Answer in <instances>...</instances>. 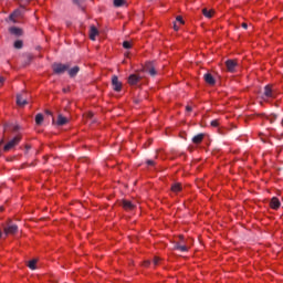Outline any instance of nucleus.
<instances>
[{
    "instance_id": "obj_1",
    "label": "nucleus",
    "mask_w": 283,
    "mask_h": 283,
    "mask_svg": "<svg viewBox=\"0 0 283 283\" xmlns=\"http://www.w3.org/2000/svg\"><path fill=\"white\" fill-rule=\"evenodd\" d=\"M18 143H21L20 135L13 137L11 140L7 143V145L4 146V151H10V149H13V147H17Z\"/></svg>"
},
{
    "instance_id": "obj_2",
    "label": "nucleus",
    "mask_w": 283,
    "mask_h": 283,
    "mask_svg": "<svg viewBox=\"0 0 283 283\" xmlns=\"http://www.w3.org/2000/svg\"><path fill=\"white\" fill-rule=\"evenodd\" d=\"M53 72L54 74H63L64 72H67V70H70V66L69 65H65V64H53Z\"/></svg>"
},
{
    "instance_id": "obj_3",
    "label": "nucleus",
    "mask_w": 283,
    "mask_h": 283,
    "mask_svg": "<svg viewBox=\"0 0 283 283\" xmlns=\"http://www.w3.org/2000/svg\"><path fill=\"white\" fill-rule=\"evenodd\" d=\"M17 231H19V227H17V224H8L7 227H4L6 235H14Z\"/></svg>"
},
{
    "instance_id": "obj_4",
    "label": "nucleus",
    "mask_w": 283,
    "mask_h": 283,
    "mask_svg": "<svg viewBox=\"0 0 283 283\" xmlns=\"http://www.w3.org/2000/svg\"><path fill=\"white\" fill-rule=\"evenodd\" d=\"M112 85L115 92H120V90H123V83L118 81V76L112 77Z\"/></svg>"
},
{
    "instance_id": "obj_5",
    "label": "nucleus",
    "mask_w": 283,
    "mask_h": 283,
    "mask_svg": "<svg viewBox=\"0 0 283 283\" xmlns=\"http://www.w3.org/2000/svg\"><path fill=\"white\" fill-rule=\"evenodd\" d=\"M226 67H227L228 72H235V67H238V61L228 60L226 62Z\"/></svg>"
},
{
    "instance_id": "obj_6",
    "label": "nucleus",
    "mask_w": 283,
    "mask_h": 283,
    "mask_svg": "<svg viewBox=\"0 0 283 283\" xmlns=\"http://www.w3.org/2000/svg\"><path fill=\"white\" fill-rule=\"evenodd\" d=\"M270 207L271 209L277 210L281 207V202L280 199H277V197H273L270 201Z\"/></svg>"
},
{
    "instance_id": "obj_7",
    "label": "nucleus",
    "mask_w": 283,
    "mask_h": 283,
    "mask_svg": "<svg viewBox=\"0 0 283 283\" xmlns=\"http://www.w3.org/2000/svg\"><path fill=\"white\" fill-rule=\"evenodd\" d=\"M96 36H98V29H96V27H91L90 29L91 41H96Z\"/></svg>"
},
{
    "instance_id": "obj_8",
    "label": "nucleus",
    "mask_w": 283,
    "mask_h": 283,
    "mask_svg": "<svg viewBox=\"0 0 283 283\" xmlns=\"http://www.w3.org/2000/svg\"><path fill=\"white\" fill-rule=\"evenodd\" d=\"M145 72H148L150 76H156V69L151 66V62L147 63L146 66L144 67Z\"/></svg>"
},
{
    "instance_id": "obj_9",
    "label": "nucleus",
    "mask_w": 283,
    "mask_h": 283,
    "mask_svg": "<svg viewBox=\"0 0 283 283\" xmlns=\"http://www.w3.org/2000/svg\"><path fill=\"white\" fill-rule=\"evenodd\" d=\"M206 83H208V85H216V78H213V75H211V73H207L203 76Z\"/></svg>"
},
{
    "instance_id": "obj_10",
    "label": "nucleus",
    "mask_w": 283,
    "mask_h": 283,
    "mask_svg": "<svg viewBox=\"0 0 283 283\" xmlns=\"http://www.w3.org/2000/svg\"><path fill=\"white\" fill-rule=\"evenodd\" d=\"M202 14L206 17V19H212L213 14H216V11L212 9H203Z\"/></svg>"
},
{
    "instance_id": "obj_11",
    "label": "nucleus",
    "mask_w": 283,
    "mask_h": 283,
    "mask_svg": "<svg viewBox=\"0 0 283 283\" xmlns=\"http://www.w3.org/2000/svg\"><path fill=\"white\" fill-rule=\"evenodd\" d=\"M264 96H266V98H273V90L271 88V85L264 87Z\"/></svg>"
},
{
    "instance_id": "obj_12",
    "label": "nucleus",
    "mask_w": 283,
    "mask_h": 283,
    "mask_svg": "<svg viewBox=\"0 0 283 283\" xmlns=\"http://www.w3.org/2000/svg\"><path fill=\"white\" fill-rule=\"evenodd\" d=\"M172 193H180L182 191V184H174L171 186Z\"/></svg>"
},
{
    "instance_id": "obj_13",
    "label": "nucleus",
    "mask_w": 283,
    "mask_h": 283,
    "mask_svg": "<svg viewBox=\"0 0 283 283\" xmlns=\"http://www.w3.org/2000/svg\"><path fill=\"white\" fill-rule=\"evenodd\" d=\"M17 105H19V107H23V105H28V101L23 98V95L17 96Z\"/></svg>"
},
{
    "instance_id": "obj_14",
    "label": "nucleus",
    "mask_w": 283,
    "mask_h": 283,
    "mask_svg": "<svg viewBox=\"0 0 283 283\" xmlns=\"http://www.w3.org/2000/svg\"><path fill=\"white\" fill-rule=\"evenodd\" d=\"M19 17H21V11L20 10H15L10 15V21H13V23H17V19H19Z\"/></svg>"
},
{
    "instance_id": "obj_15",
    "label": "nucleus",
    "mask_w": 283,
    "mask_h": 283,
    "mask_svg": "<svg viewBox=\"0 0 283 283\" xmlns=\"http://www.w3.org/2000/svg\"><path fill=\"white\" fill-rule=\"evenodd\" d=\"M139 81V77L138 75L136 74H132L129 77H128V83L129 85H136V83H138Z\"/></svg>"
},
{
    "instance_id": "obj_16",
    "label": "nucleus",
    "mask_w": 283,
    "mask_h": 283,
    "mask_svg": "<svg viewBox=\"0 0 283 283\" xmlns=\"http://www.w3.org/2000/svg\"><path fill=\"white\" fill-rule=\"evenodd\" d=\"M123 207H124V209H126V211H132V209H134V203H132V201L124 200Z\"/></svg>"
},
{
    "instance_id": "obj_17",
    "label": "nucleus",
    "mask_w": 283,
    "mask_h": 283,
    "mask_svg": "<svg viewBox=\"0 0 283 283\" xmlns=\"http://www.w3.org/2000/svg\"><path fill=\"white\" fill-rule=\"evenodd\" d=\"M11 34H14L15 36H21L23 34V31L19 28H11L10 29Z\"/></svg>"
},
{
    "instance_id": "obj_18",
    "label": "nucleus",
    "mask_w": 283,
    "mask_h": 283,
    "mask_svg": "<svg viewBox=\"0 0 283 283\" xmlns=\"http://www.w3.org/2000/svg\"><path fill=\"white\" fill-rule=\"evenodd\" d=\"M67 122H69L67 117H65L63 115H59L57 125H66Z\"/></svg>"
},
{
    "instance_id": "obj_19",
    "label": "nucleus",
    "mask_w": 283,
    "mask_h": 283,
    "mask_svg": "<svg viewBox=\"0 0 283 283\" xmlns=\"http://www.w3.org/2000/svg\"><path fill=\"white\" fill-rule=\"evenodd\" d=\"M203 138H205V135L199 134V135H197V136H195V137L192 138V143H195L196 145H200V142H201Z\"/></svg>"
},
{
    "instance_id": "obj_20",
    "label": "nucleus",
    "mask_w": 283,
    "mask_h": 283,
    "mask_svg": "<svg viewBox=\"0 0 283 283\" xmlns=\"http://www.w3.org/2000/svg\"><path fill=\"white\" fill-rule=\"evenodd\" d=\"M28 266L31 269V271H34L36 269V260L33 259L29 261Z\"/></svg>"
},
{
    "instance_id": "obj_21",
    "label": "nucleus",
    "mask_w": 283,
    "mask_h": 283,
    "mask_svg": "<svg viewBox=\"0 0 283 283\" xmlns=\"http://www.w3.org/2000/svg\"><path fill=\"white\" fill-rule=\"evenodd\" d=\"M70 76H76L78 74V66H74L73 69L69 70Z\"/></svg>"
},
{
    "instance_id": "obj_22",
    "label": "nucleus",
    "mask_w": 283,
    "mask_h": 283,
    "mask_svg": "<svg viewBox=\"0 0 283 283\" xmlns=\"http://www.w3.org/2000/svg\"><path fill=\"white\" fill-rule=\"evenodd\" d=\"M125 4V0H114V7L120 8V6Z\"/></svg>"
},
{
    "instance_id": "obj_23",
    "label": "nucleus",
    "mask_w": 283,
    "mask_h": 283,
    "mask_svg": "<svg viewBox=\"0 0 283 283\" xmlns=\"http://www.w3.org/2000/svg\"><path fill=\"white\" fill-rule=\"evenodd\" d=\"M35 123H36V125H41V123H43V115L42 114H38L35 116Z\"/></svg>"
},
{
    "instance_id": "obj_24",
    "label": "nucleus",
    "mask_w": 283,
    "mask_h": 283,
    "mask_svg": "<svg viewBox=\"0 0 283 283\" xmlns=\"http://www.w3.org/2000/svg\"><path fill=\"white\" fill-rule=\"evenodd\" d=\"M14 48L17 50H21V48H23V41H20V40L15 41L14 42Z\"/></svg>"
},
{
    "instance_id": "obj_25",
    "label": "nucleus",
    "mask_w": 283,
    "mask_h": 283,
    "mask_svg": "<svg viewBox=\"0 0 283 283\" xmlns=\"http://www.w3.org/2000/svg\"><path fill=\"white\" fill-rule=\"evenodd\" d=\"M176 249L181 252L189 251V248H187V245H177Z\"/></svg>"
},
{
    "instance_id": "obj_26",
    "label": "nucleus",
    "mask_w": 283,
    "mask_h": 283,
    "mask_svg": "<svg viewBox=\"0 0 283 283\" xmlns=\"http://www.w3.org/2000/svg\"><path fill=\"white\" fill-rule=\"evenodd\" d=\"M123 48H125V50H129L132 48V42L129 41H124L123 42Z\"/></svg>"
},
{
    "instance_id": "obj_27",
    "label": "nucleus",
    "mask_w": 283,
    "mask_h": 283,
    "mask_svg": "<svg viewBox=\"0 0 283 283\" xmlns=\"http://www.w3.org/2000/svg\"><path fill=\"white\" fill-rule=\"evenodd\" d=\"M220 122L218 119H214L211 122V127H219Z\"/></svg>"
},
{
    "instance_id": "obj_28",
    "label": "nucleus",
    "mask_w": 283,
    "mask_h": 283,
    "mask_svg": "<svg viewBox=\"0 0 283 283\" xmlns=\"http://www.w3.org/2000/svg\"><path fill=\"white\" fill-rule=\"evenodd\" d=\"M153 262L155 266H158V264H160V258L155 256Z\"/></svg>"
},
{
    "instance_id": "obj_29",
    "label": "nucleus",
    "mask_w": 283,
    "mask_h": 283,
    "mask_svg": "<svg viewBox=\"0 0 283 283\" xmlns=\"http://www.w3.org/2000/svg\"><path fill=\"white\" fill-rule=\"evenodd\" d=\"M176 21H178V23H180L181 25L185 24V21L182 20V17H180V15H178V17L176 18Z\"/></svg>"
},
{
    "instance_id": "obj_30",
    "label": "nucleus",
    "mask_w": 283,
    "mask_h": 283,
    "mask_svg": "<svg viewBox=\"0 0 283 283\" xmlns=\"http://www.w3.org/2000/svg\"><path fill=\"white\" fill-rule=\"evenodd\" d=\"M4 81H6V78L0 77V85H3Z\"/></svg>"
},
{
    "instance_id": "obj_31",
    "label": "nucleus",
    "mask_w": 283,
    "mask_h": 283,
    "mask_svg": "<svg viewBox=\"0 0 283 283\" xmlns=\"http://www.w3.org/2000/svg\"><path fill=\"white\" fill-rule=\"evenodd\" d=\"M191 109H192L191 106H186L187 112H191Z\"/></svg>"
},
{
    "instance_id": "obj_32",
    "label": "nucleus",
    "mask_w": 283,
    "mask_h": 283,
    "mask_svg": "<svg viewBox=\"0 0 283 283\" xmlns=\"http://www.w3.org/2000/svg\"><path fill=\"white\" fill-rule=\"evenodd\" d=\"M149 264H150L149 261H145V262H144V266H148Z\"/></svg>"
},
{
    "instance_id": "obj_33",
    "label": "nucleus",
    "mask_w": 283,
    "mask_h": 283,
    "mask_svg": "<svg viewBox=\"0 0 283 283\" xmlns=\"http://www.w3.org/2000/svg\"><path fill=\"white\" fill-rule=\"evenodd\" d=\"M242 28H244V30H247L248 24L247 23H242Z\"/></svg>"
},
{
    "instance_id": "obj_34",
    "label": "nucleus",
    "mask_w": 283,
    "mask_h": 283,
    "mask_svg": "<svg viewBox=\"0 0 283 283\" xmlns=\"http://www.w3.org/2000/svg\"><path fill=\"white\" fill-rule=\"evenodd\" d=\"M147 165H154V160H148Z\"/></svg>"
},
{
    "instance_id": "obj_35",
    "label": "nucleus",
    "mask_w": 283,
    "mask_h": 283,
    "mask_svg": "<svg viewBox=\"0 0 283 283\" xmlns=\"http://www.w3.org/2000/svg\"><path fill=\"white\" fill-rule=\"evenodd\" d=\"M174 28H175V30H178V27L175 25Z\"/></svg>"
},
{
    "instance_id": "obj_36",
    "label": "nucleus",
    "mask_w": 283,
    "mask_h": 283,
    "mask_svg": "<svg viewBox=\"0 0 283 283\" xmlns=\"http://www.w3.org/2000/svg\"><path fill=\"white\" fill-rule=\"evenodd\" d=\"M0 211H3V208H2V207H0Z\"/></svg>"
}]
</instances>
